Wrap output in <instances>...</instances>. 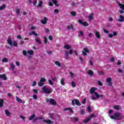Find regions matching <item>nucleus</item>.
Returning <instances> with one entry per match:
<instances>
[{
	"mask_svg": "<svg viewBox=\"0 0 124 124\" xmlns=\"http://www.w3.org/2000/svg\"><path fill=\"white\" fill-rule=\"evenodd\" d=\"M110 118L112 120H117V121H121V120L123 119V115L121 113L115 112L114 113V115H111Z\"/></svg>",
	"mask_w": 124,
	"mask_h": 124,
	"instance_id": "nucleus-1",
	"label": "nucleus"
},
{
	"mask_svg": "<svg viewBox=\"0 0 124 124\" xmlns=\"http://www.w3.org/2000/svg\"><path fill=\"white\" fill-rule=\"evenodd\" d=\"M7 43L10 46H12V45H13L14 47H17V46H18V43L17 42L13 41L12 42V40L11 38H9L7 39Z\"/></svg>",
	"mask_w": 124,
	"mask_h": 124,
	"instance_id": "nucleus-2",
	"label": "nucleus"
},
{
	"mask_svg": "<svg viewBox=\"0 0 124 124\" xmlns=\"http://www.w3.org/2000/svg\"><path fill=\"white\" fill-rule=\"evenodd\" d=\"M42 91L43 93H46L47 94H50V93H51L52 92H53V90H50V89L46 87H43Z\"/></svg>",
	"mask_w": 124,
	"mask_h": 124,
	"instance_id": "nucleus-3",
	"label": "nucleus"
},
{
	"mask_svg": "<svg viewBox=\"0 0 124 124\" xmlns=\"http://www.w3.org/2000/svg\"><path fill=\"white\" fill-rule=\"evenodd\" d=\"M46 102H49L50 104H51V105H53V106L57 105V102H56V100L53 98L47 99Z\"/></svg>",
	"mask_w": 124,
	"mask_h": 124,
	"instance_id": "nucleus-4",
	"label": "nucleus"
},
{
	"mask_svg": "<svg viewBox=\"0 0 124 124\" xmlns=\"http://www.w3.org/2000/svg\"><path fill=\"white\" fill-rule=\"evenodd\" d=\"M77 105V106H81V104H80V102H79V100L77 99H75L74 100H72V105L73 106L74 105Z\"/></svg>",
	"mask_w": 124,
	"mask_h": 124,
	"instance_id": "nucleus-5",
	"label": "nucleus"
},
{
	"mask_svg": "<svg viewBox=\"0 0 124 124\" xmlns=\"http://www.w3.org/2000/svg\"><path fill=\"white\" fill-rule=\"evenodd\" d=\"M93 117H94V115L91 114L90 117H89L86 120H83V124H87V123H89V122H90V121H91L92 118H93Z\"/></svg>",
	"mask_w": 124,
	"mask_h": 124,
	"instance_id": "nucleus-6",
	"label": "nucleus"
},
{
	"mask_svg": "<svg viewBox=\"0 0 124 124\" xmlns=\"http://www.w3.org/2000/svg\"><path fill=\"white\" fill-rule=\"evenodd\" d=\"M78 23L79 24H81V25L84 26V27H87L89 26V24L88 22H87L86 21L83 22V21H82V20H81L80 19L78 20Z\"/></svg>",
	"mask_w": 124,
	"mask_h": 124,
	"instance_id": "nucleus-7",
	"label": "nucleus"
},
{
	"mask_svg": "<svg viewBox=\"0 0 124 124\" xmlns=\"http://www.w3.org/2000/svg\"><path fill=\"white\" fill-rule=\"evenodd\" d=\"M47 21H48V18L46 17H44V19L41 20V23L43 25H46L47 24Z\"/></svg>",
	"mask_w": 124,
	"mask_h": 124,
	"instance_id": "nucleus-8",
	"label": "nucleus"
},
{
	"mask_svg": "<svg viewBox=\"0 0 124 124\" xmlns=\"http://www.w3.org/2000/svg\"><path fill=\"white\" fill-rule=\"evenodd\" d=\"M0 79H2L4 81H6L7 80V77H6V74L0 75Z\"/></svg>",
	"mask_w": 124,
	"mask_h": 124,
	"instance_id": "nucleus-9",
	"label": "nucleus"
},
{
	"mask_svg": "<svg viewBox=\"0 0 124 124\" xmlns=\"http://www.w3.org/2000/svg\"><path fill=\"white\" fill-rule=\"evenodd\" d=\"M97 89V88H95L94 87H92L91 88V89L90 90V93H91V94H93V93H94V94H95V91H96V90Z\"/></svg>",
	"mask_w": 124,
	"mask_h": 124,
	"instance_id": "nucleus-10",
	"label": "nucleus"
},
{
	"mask_svg": "<svg viewBox=\"0 0 124 124\" xmlns=\"http://www.w3.org/2000/svg\"><path fill=\"white\" fill-rule=\"evenodd\" d=\"M112 81V78H107L106 79V82L107 83H108L109 85L111 87L112 86V82H111Z\"/></svg>",
	"mask_w": 124,
	"mask_h": 124,
	"instance_id": "nucleus-11",
	"label": "nucleus"
},
{
	"mask_svg": "<svg viewBox=\"0 0 124 124\" xmlns=\"http://www.w3.org/2000/svg\"><path fill=\"white\" fill-rule=\"evenodd\" d=\"M16 98L17 102H19V103H23V104H25V101L23 102L22 99L19 98L18 96H16Z\"/></svg>",
	"mask_w": 124,
	"mask_h": 124,
	"instance_id": "nucleus-12",
	"label": "nucleus"
},
{
	"mask_svg": "<svg viewBox=\"0 0 124 124\" xmlns=\"http://www.w3.org/2000/svg\"><path fill=\"white\" fill-rule=\"evenodd\" d=\"M44 123H45L46 124H53V122L49 119L45 120L43 121Z\"/></svg>",
	"mask_w": 124,
	"mask_h": 124,
	"instance_id": "nucleus-13",
	"label": "nucleus"
},
{
	"mask_svg": "<svg viewBox=\"0 0 124 124\" xmlns=\"http://www.w3.org/2000/svg\"><path fill=\"white\" fill-rule=\"evenodd\" d=\"M124 21V16L123 15L119 16V22H123Z\"/></svg>",
	"mask_w": 124,
	"mask_h": 124,
	"instance_id": "nucleus-14",
	"label": "nucleus"
},
{
	"mask_svg": "<svg viewBox=\"0 0 124 124\" xmlns=\"http://www.w3.org/2000/svg\"><path fill=\"white\" fill-rule=\"evenodd\" d=\"M27 53L28 55H30L31 56L33 55L34 54V51L33 50L31 49L30 50H27Z\"/></svg>",
	"mask_w": 124,
	"mask_h": 124,
	"instance_id": "nucleus-15",
	"label": "nucleus"
},
{
	"mask_svg": "<svg viewBox=\"0 0 124 124\" xmlns=\"http://www.w3.org/2000/svg\"><path fill=\"white\" fill-rule=\"evenodd\" d=\"M94 15V14L93 13H91L89 16V19L90 20V21H92V20H93V15Z\"/></svg>",
	"mask_w": 124,
	"mask_h": 124,
	"instance_id": "nucleus-16",
	"label": "nucleus"
},
{
	"mask_svg": "<svg viewBox=\"0 0 124 124\" xmlns=\"http://www.w3.org/2000/svg\"><path fill=\"white\" fill-rule=\"evenodd\" d=\"M35 118V114L33 113L32 115H31L29 118V121H31L32 120H33Z\"/></svg>",
	"mask_w": 124,
	"mask_h": 124,
	"instance_id": "nucleus-17",
	"label": "nucleus"
},
{
	"mask_svg": "<svg viewBox=\"0 0 124 124\" xmlns=\"http://www.w3.org/2000/svg\"><path fill=\"white\" fill-rule=\"evenodd\" d=\"M64 49H66V50H69V49H71V46L67 45L64 46Z\"/></svg>",
	"mask_w": 124,
	"mask_h": 124,
	"instance_id": "nucleus-18",
	"label": "nucleus"
},
{
	"mask_svg": "<svg viewBox=\"0 0 124 124\" xmlns=\"http://www.w3.org/2000/svg\"><path fill=\"white\" fill-rule=\"evenodd\" d=\"M95 35L96 37H97V38H98V39L100 38V33H99V32L96 31L95 32Z\"/></svg>",
	"mask_w": 124,
	"mask_h": 124,
	"instance_id": "nucleus-19",
	"label": "nucleus"
},
{
	"mask_svg": "<svg viewBox=\"0 0 124 124\" xmlns=\"http://www.w3.org/2000/svg\"><path fill=\"white\" fill-rule=\"evenodd\" d=\"M4 102V100L3 99H0V108H1L3 106V103Z\"/></svg>",
	"mask_w": 124,
	"mask_h": 124,
	"instance_id": "nucleus-20",
	"label": "nucleus"
},
{
	"mask_svg": "<svg viewBox=\"0 0 124 124\" xmlns=\"http://www.w3.org/2000/svg\"><path fill=\"white\" fill-rule=\"evenodd\" d=\"M95 95L96 97H97V98H99V97H103V95H99L98 93H95Z\"/></svg>",
	"mask_w": 124,
	"mask_h": 124,
	"instance_id": "nucleus-21",
	"label": "nucleus"
},
{
	"mask_svg": "<svg viewBox=\"0 0 124 124\" xmlns=\"http://www.w3.org/2000/svg\"><path fill=\"white\" fill-rule=\"evenodd\" d=\"M10 66L12 70H14V69H15V65L13 63H11L10 64Z\"/></svg>",
	"mask_w": 124,
	"mask_h": 124,
	"instance_id": "nucleus-22",
	"label": "nucleus"
},
{
	"mask_svg": "<svg viewBox=\"0 0 124 124\" xmlns=\"http://www.w3.org/2000/svg\"><path fill=\"white\" fill-rule=\"evenodd\" d=\"M52 2L55 4V5H56V6H57L58 7L60 6V5L58 4V1L57 0H53Z\"/></svg>",
	"mask_w": 124,
	"mask_h": 124,
	"instance_id": "nucleus-23",
	"label": "nucleus"
},
{
	"mask_svg": "<svg viewBox=\"0 0 124 124\" xmlns=\"http://www.w3.org/2000/svg\"><path fill=\"white\" fill-rule=\"evenodd\" d=\"M43 4V1L42 0H40L38 5L36 6L37 7H41L42 5Z\"/></svg>",
	"mask_w": 124,
	"mask_h": 124,
	"instance_id": "nucleus-24",
	"label": "nucleus"
},
{
	"mask_svg": "<svg viewBox=\"0 0 124 124\" xmlns=\"http://www.w3.org/2000/svg\"><path fill=\"white\" fill-rule=\"evenodd\" d=\"M5 113L6 115V116H7V117H9V116H10V115H11V114H10V112H9V110H5Z\"/></svg>",
	"mask_w": 124,
	"mask_h": 124,
	"instance_id": "nucleus-25",
	"label": "nucleus"
},
{
	"mask_svg": "<svg viewBox=\"0 0 124 124\" xmlns=\"http://www.w3.org/2000/svg\"><path fill=\"white\" fill-rule=\"evenodd\" d=\"M66 27H67V30H68V31H69V30H70V29H71V30H74V28L73 27V25H71V26H68V25H67V26H66Z\"/></svg>",
	"mask_w": 124,
	"mask_h": 124,
	"instance_id": "nucleus-26",
	"label": "nucleus"
},
{
	"mask_svg": "<svg viewBox=\"0 0 124 124\" xmlns=\"http://www.w3.org/2000/svg\"><path fill=\"white\" fill-rule=\"evenodd\" d=\"M60 83L62 86H64V78H61Z\"/></svg>",
	"mask_w": 124,
	"mask_h": 124,
	"instance_id": "nucleus-27",
	"label": "nucleus"
},
{
	"mask_svg": "<svg viewBox=\"0 0 124 124\" xmlns=\"http://www.w3.org/2000/svg\"><path fill=\"white\" fill-rule=\"evenodd\" d=\"M5 7H6V5L3 4L2 6H0V10H3Z\"/></svg>",
	"mask_w": 124,
	"mask_h": 124,
	"instance_id": "nucleus-28",
	"label": "nucleus"
},
{
	"mask_svg": "<svg viewBox=\"0 0 124 124\" xmlns=\"http://www.w3.org/2000/svg\"><path fill=\"white\" fill-rule=\"evenodd\" d=\"M79 113H80V114L81 115H84V114H85V109H81L79 111Z\"/></svg>",
	"mask_w": 124,
	"mask_h": 124,
	"instance_id": "nucleus-29",
	"label": "nucleus"
},
{
	"mask_svg": "<svg viewBox=\"0 0 124 124\" xmlns=\"http://www.w3.org/2000/svg\"><path fill=\"white\" fill-rule=\"evenodd\" d=\"M114 109H115V110H120V106L119 105H115L113 106Z\"/></svg>",
	"mask_w": 124,
	"mask_h": 124,
	"instance_id": "nucleus-30",
	"label": "nucleus"
},
{
	"mask_svg": "<svg viewBox=\"0 0 124 124\" xmlns=\"http://www.w3.org/2000/svg\"><path fill=\"white\" fill-rule=\"evenodd\" d=\"M35 40H36V42H37L38 43H39V44H41V41L39 40V38L36 37L35 38Z\"/></svg>",
	"mask_w": 124,
	"mask_h": 124,
	"instance_id": "nucleus-31",
	"label": "nucleus"
},
{
	"mask_svg": "<svg viewBox=\"0 0 124 124\" xmlns=\"http://www.w3.org/2000/svg\"><path fill=\"white\" fill-rule=\"evenodd\" d=\"M83 50L85 53H90V50L87 47L83 48Z\"/></svg>",
	"mask_w": 124,
	"mask_h": 124,
	"instance_id": "nucleus-32",
	"label": "nucleus"
},
{
	"mask_svg": "<svg viewBox=\"0 0 124 124\" xmlns=\"http://www.w3.org/2000/svg\"><path fill=\"white\" fill-rule=\"evenodd\" d=\"M119 7L121 9H122V10H124V5L123 4L120 3Z\"/></svg>",
	"mask_w": 124,
	"mask_h": 124,
	"instance_id": "nucleus-33",
	"label": "nucleus"
},
{
	"mask_svg": "<svg viewBox=\"0 0 124 124\" xmlns=\"http://www.w3.org/2000/svg\"><path fill=\"white\" fill-rule=\"evenodd\" d=\"M2 62H8V59L7 58H3L2 59Z\"/></svg>",
	"mask_w": 124,
	"mask_h": 124,
	"instance_id": "nucleus-34",
	"label": "nucleus"
},
{
	"mask_svg": "<svg viewBox=\"0 0 124 124\" xmlns=\"http://www.w3.org/2000/svg\"><path fill=\"white\" fill-rule=\"evenodd\" d=\"M55 63L56 65H57V66L61 67V63H60V62H59V61H56L55 62Z\"/></svg>",
	"mask_w": 124,
	"mask_h": 124,
	"instance_id": "nucleus-35",
	"label": "nucleus"
},
{
	"mask_svg": "<svg viewBox=\"0 0 124 124\" xmlns=\"http://www.w3.org/2000/svg\"><path fill=\"white\" fill-rule=\"evenodd\" d=\"M71 85L73 88H75V87H76V83H75V82L74 81H72Z\"/></svg>",
	"mask_w": 124,
	"mask_h": 124,
	"instance_id": "nucleus-36",
	"label": "nucleus"
},
{
	"mask_svg": "<svg viewBox=\"0 0 124 124\" xmlns=\"http://www.w3.org/2000/svg\"><path fill=\"white\" fill-rule=\"evenodd\" d=\"M70 14L72 16H76V13L74 11L71 12Z\"/></svg>",
	"mask_w": 124,
	"mask_h": 124,
	"instance_id": "nucleus-37",
	"label": "nucleus"
},
{
	"mask_svg": "<svg viewBox=\"0 0 124 124\" xmlns=\"http://www.w3.org/2000/svg\"><path fill=\"white\" fill-rule=\"evenodd\" d=\"M22 54H23L24 56H27L28 55V52L27 51L24 50L22 51Z\"/></svg>",
	"mask_w": 124,
	"mask_h": 124,
	"instance_id": "nucleus-38",
	"label": "nucleus"
},
{
	"mask_svg": "<svg viewBox=\"0 0 124 124\" xmlns=\"http://www.w3.org/2000/svg\"><path fill=\"white\" fill-rule=\"evenodd\" d=\"M40 81L42 82H46V79L44 78H41Z\"/></svg>",
	"mask_w": 124,
	"mask_h": 124,
	"instance_id": "nucleus-39",
	"label": "nucleus"
},
{
	"mask_svg": "<svg viewBox=\"0 0 124 124\" xmlns=\"http://www.w3.org/2000/svg\"><path fill=\"white\" fill-rule=\"evenodd\" d=\"M65 57L66 59H67V58H68V51H66L65 52Z\"/></svg>",
	"mask_w": 124,
	"mask_h": 124,
	"instance_id": "nucleus-40",
	"label": "nucleus"
},
{
	"mask_svg": "<svg viewBox=\"0 0 124 124\" xmlns=\"http://www.w3.org/2000/svg\"><path fill=\"white\" fill-rule=\"evenodd\" d=\"M88 74L89 75H93V72L92 70H90L88 72Z\"/></svg>",
	"mask_w": 124,
	"mask_h": 124,
	"instance_id": "nucleus-41",
	"label": "nucleus"
},
{
	"mask_svg": "<svg viewBox=\"0 0 124 124\" xmlns=\"http://www.w3.org/2000/svg\"><path fill=\"white\" fill-rule=\"evenodd\" d=\"M79 61L81 62V63H83V62H84V59H83V57H79Z\"/></svg>",
	"mask_w": 124,
	"mask_h": 124,
	"instance_id": "nucleus-42",
	"label": "nucleus"
},
{
	"mask_svg": "<svg viewBox=\"0 0 124 124\" xmlns=\"http://www.w3.org/2000/svg\"><path fill=\"white\" fill-rule=\"evenodd\" d=\"M48 83L51 86H53V85H54V82L53 81H52V80L51 79L48 80Z\"/></svg>",
	"mask_w": 124,
	"mask_h": 124,
	"instance_id": "nucleus-43",
	"label": "nucleus"
},
{
	"mask_svg": "<svg viewBox=\"0 0 124 124\" xmlns=\"http://www.w3.org/2000/svg\"><path fill=\"white\" fill-rule=\"evenodd\" d=\"M44 42L45 43V44H47V37H46V36H44Z\"/></svg>",
	"mask_w": 124,
	"mask_h": 124,
	"instance_id": "nucleus-44",
	"label": "nucleus"
},
{
	"mask_svg": "<svg viewBox=\"0 0 124 124\" xmlns=\"http://www.w3.org/2000/svg\"><path fill=\"white\" fill-rule=\"evenodd\" d=\"M98 74L100 76H102L104 75V73L103 71H99Z\"/></svg>",
	"mask_w": 124,
	"mask_h": 124,
	"instance_id": "nucleus-45",
	"label": "nucleus"
},
{
	"mask_svg": "<svg viewBox=\"0 0 124 124\" xmlns=\"http://www.w3.org/2000/svg\"><path fill=\"white\" fill-rule=\"evenodd\" d=\"M43 83H42V82L41 81H40L39 83H38V86H39V87H42L43 86Z\"/></svg>",
	"mask_w": 124,
	"mask_h": 124,
	"instance_id": "nucleus-46",
	"label": "nucleus"
},
{
	"mask_svg": "<svg viewBox=\"0 0 124 124\" xmlns=\"http://www.w3.org/2000/svg\"><path fill=\"white\" fill-rule=\"evenodd\" d=\"M86 100H87V99L86 98L83 99V100L81 102L82 104H85Z\"/></svg>",
	"mask_w": 124,
	"mask_h": 124,
	"instance_id": "nucleus-47",
	"label": "nucleus"
},
{
	"mask_svg": "<svg viewBox=\"0 0 124 124\" xmlns=\"http://www.w3.org/2000/svg\"><path fill=\"white\" fill-rule=\"evenodd\" d=\"M87 110L88 112H91V111H92V108H91L90 106L88 107Z\"/></svg>",
	"mask_w": 124,
	"mask_h": 124,
	"instance_id": "nucleus-48",
	"label": "nucleus"
},
{
	"mask_svg": "<svg viewBox=\"0 0 124 124\" xmlns=\"http://www.w3.org/2000/svg\"><path fill=\"white\" fill-rule=\"evenodd\" d=\"M113 36H117L118 35V32L117 31L113 32Z\"/></svg>",
	"mask_w": 124,
	"mask_h": 124,
	"instance_id": "nucleus-49",
	"label": "nucleus"
},
{
	"mask_svg": "<svg viewBox=\"0 0 124 124\" xmlns=\"http://www.w3.org/2000/svg\"><path fill=\"white\" fill-rule=\"evenodd\" d=\"M32 34H33V35H35V36H37V33H36L35 32L32 31H31Z\"/></svg>",
	"mask_w": 124,
	"mask_h": 124,
	"instance_id": "nucleus-50",
	"label": "nucleus"
},
{
	"mask_svg": "<svg viewBox=\"0 0 124 124\" xmlns=\"http://www.w3.org/2000/svg\"><path fill=\"white\" fill-rule=\"evenodd\" d=\"M116 64L117 65H121V64H122V62H121V61H119Z\"/></svg>",
	"mask_w": 124,
	"mask_h": 124,
	"instance_id": "nucleus-51",
	"label": "nucleus"
},
{
	"mask_svg": "<svg viewBox=\"0 0 124 124\" xmlns=\"http://www.w3.org/2000/svg\"><path fill=\"white\" fill-rule=\"evenodd\" d=\"M33 98L34 99H37V95L36 94L33 95Z\"/></svg>",
	"mask_w": 124,
	"mask_h": 124,
	"instance_id": "nucleus-52",
	"label": "nucleus"
},
{
	"mask_svg": "<svg viewBox=\"0 0 124 124\" xmlns=\"http://www.w3.org/2000/svg\"><path fill=\"white\" fill-rule=\"evenodd\" d=\"M98 84L99 86H100L101 87H102V86H103V84L101 83V82L100 81H98Z\"/></svg>",
	"mask_w": 124,
	"mask_h": 124,
	"instance_id": "nucleus-53",
	"label": "nucleus"
},
{
	"mask_svg": "<svg viewBox=\"0 0 124 124\" xmlns=\"http://www.w3.org/2000/svg\"><path fill=\"white\" fill-rule=\"evenodd\" d=\"M16 37L18 39H22V36L21 35H18Z\"/></svg>",
	"mask_w": 124,
	"mask_h": 124,
	"instance_id": "nucleus-54",
	"label": "nucleus"
},
{
	"mask_svg": "<svg viewBox=\"0 0 124 124\" xmlns=\"http://www.w3.org/2000/svg\"><path fill=\"white\" fill-rule=\"evenodd\" d=\"M37 120H39L40 121L41 120H43V117L40 116V117H37Z\"/></svg>",
	"mask_w": 124,
	"mask_h": 124,
	"instance_id": "nucleus-55",
	"label": "nucleus"
},
{
	"mask_svg": "<svg viewBox=\"0 0 124 124\" xmlns=\"http://www.w3.org/2000/svg\"><path fill=\"white\" fill-rule=\"evenodd\" d=\"M70 76H71V77L72 78H73V77H74V74H73V73H72V72H70Z\"/></svg>",
	"mask_w": 124,
	"mask_h": 124,
	"instance_id": "nucleus-56",
	"label": "nucleus"
},
{
	"mask_svg": "<svg viewBox=\"0 0 124 124\" xmlns=\"http://www.w3.org/2000/svg\"><path fill=\"white\" fill-rule=\"evenodd\" d=\"M73 53V50H72V49H70L69 51V55H72Z\"/></svg>",
	"mask_w": 124,
	"mask_h": 124,
	"instance_id": "nucleus-57",
	"label": "nucleus"
},
{
	"mask_svg": "<svg viewBox=\"0 0 124 124\" xmlns=\"http://www.w3.org/2000/svg\"><path fill=\"white\" fill-rule=\"evenodd\" d=\"M34 86H36V81H33V84H32V87H34Z\"/></svg>",
	"mask_w": 124,
	"mask_h": 124,
	"instance_id": "nucleus-58",
	"label": "nucleus"
},
{
	"mask_svg": "<svg viewBox=\"0 0 124 124\" xmlns=\"http://www.w3.org/2000/svg\"><path fill=\"white\" fill-rule=\"evenodd\" d=\"M113 36H113V34H112V33H110L108 35V37H109V38H112V37H113Z\"/></svg>",
	"mask_w": 124,
	"mask_h": 124,
	"instance_id": "nucleus-59",
	"label": "nucleus"
},
{
	"mask_svg": "<svg viewBox=\"0 0 124 124\" xmlns=\"http://www.w3.org/2000/svg\"><path fill=\"white\" fill-rule=\"evenodd\" d=\"M104 32L105 33H109V31L105 29H104Z\"/></svg>",
	"mask_w": 124,
	"mask_h": 124,
	"instance_id": "nucleus-60",
	"label": "nucleus"
},
{
	"mask_svg": "<svg viewBox=\"0 0 124 124\" xmlns=\"http://www.w3.org/2000/svg\"><path fill=\"white\" fill-rule=\"evenodd\" d=\"M16 12L17 14H20V10L19 9H16Z\"/></svg>",
	"mask_w": 124,
	"mask_h": 124,
	"instance_id": "nucleus-61",
	"label": "nucleus"
},
{
	"mask_svg": "<svg viewBox=\"0 0 124 124\" xmlns=\"http://www.w3.org/2000/svg\"><path fill=\"white\" fill-rule=\"evenodd\" d=\"M49 6H53V3L52 2H49L48 3Z\"/></svg>",
	"mask_w": 124,
	"mask_h": 124,
	"instance_id": "nucleus-62",
	"label": "nucleus"
},
{
	"mask_svg": "<svg viewBox=\"0 0 124 124\" xmlns=\"http://www.w3.org/2000/svg\"><path fill=\"white\" fill-rule=\"evenodd\" d=\"M59 12V9H56L54 10V13H58Z\"/></svg>",
	"mask_w": 124,
	"mask_h": 124,
	"instance_id": "nucleus-63",
	"label": "nucleus"
},
{
	"mask_svg": "<svg viewBox=\"0 0 124 124\" xmlns=\"http://www.w3.org/2000/svg\"><path fill=\"white\" fill-rule=\"evenodd\" d=\"M82 54L83 56H87V52H85V51H82Z\"/></svg>",
	"mask_w": 124,
	"mask_h": 124,
	"instance_id": "nucleus-64",
	"label": "nucleus"
}]
</instances>
